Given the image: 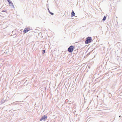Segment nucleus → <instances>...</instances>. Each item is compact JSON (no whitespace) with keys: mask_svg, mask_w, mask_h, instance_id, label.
Instances as JSON below:
<instances>
[{"mask_svg":"<svg viewBox=\"0 0 122 122\" xmlns=\"http://www.w3.org/2000/svg\"><path fill=\"white\" fill-rule=\"evenodd\" d=\"M92 40V38L91 37H88L86 38V39L85 41L86 44H88L90 43L91 42Z\"/></svg>","mask_w":122,"mask_h":122,"instance_id":"nucleus-1","label":"nucleus"},{"mask_svg":"<svg viewBox=\"0 0 122 122\" xmlns=\"http://www.w3.org/2000/svg\"><path fill=\"white\" fill-rule=\"evenodd\" d=\"M74 47L72 46H70L68 49V51L70 52L71 53L73 51Z\"/></svg>","mask_w":122,"mask_h":122,"instance_id":"nucleus-2","label":"nucleus"},{"mask_svg":"<svg viewBox=\"0 0 122 122\" xmlns=\"http://www.w3.org/2000/svg\"><path fill=\"white\" fill-rule=\"evenodd\" d=\"M47 116L46 115H45L43 116L40 119V120L41 121L43 120H45L47 118Z\"/></svg>","mask_w":122,"mask_h":122,"instance_id":"nucleus-3","label":"nucleus"},{"mask_svg":"<svg viewBox=\"0 0 122 122\" xmlns=\"http://www.w3.org/2000/svg\"><path fill=\"white\" fill-rule=\"evenodd\" d=\"M30 30V29L29 28H25L23 31V32L24 33H25L29 31Z\"/></svg>","mask_w":122,"mask_h":122,"instance_id":"nucleus-4","label":"nucleus"},{"mask_svg":"<svg viewBox=\"0 0 122 122\" xmlns=\"http://www.w3.org/2000/svg\"><path fill=\"white\" fill-rule=\"evenodd\" d=\"M7 1L9 3L10 5V6H12V7H14V6L13 5L12 3V2L10 1V0H7Z\"/></svg>","mask_w":122,"mask_h":122,"instance_id":"nucleus-5","label":"nucleus"},{"mask_svg":"<svg viewBox=\"0 0 122 122\" xmlns=\"http://www.w3.org/2000/svg\"><path fill=\"white\" fill-rule=\"evenodd\" d=\"M71 17H72L75 15V14L73 10L72 11V12L71 14Z\"/></svg>","mask_w":122,"mask_h":122,"instance_id":"nucleus-6","label":"nucleus"},{"mask_svg":"<svg viewBox=\"0 0 122 122\" xmlns=\"http://www.w3.org/2000/svg\"><path fill=\"white\" fill-rule=\"evenodd\" d=\"M106 16H104L103 18L102 19V20L103 21H105L106 20Z\"/></svg>","mask_w":122,"mask_h":122,"instance_id":"nucleus-7","label":"nucleus"},{"mask_svg":"<svg viewBox=\"0 0 122 122\" xmlns=\"http://www.w3.org/2000/svg\"><path fill=\"white\" fill-rule=\"evenodd\" d=\"M49 12L52 15H54V13H53L51 12L50 11H49Z\"/></svg>","mask_w":122,"mask_h":122,"instance_id":"nucleus-8","label":"nucleus"},{"mask_svg":"<svg viewBox=\"0 0 122 122\" xmlns=\"http://www.w3.org/2000/svg\"><path fill=\"white\" fill-rule=\"evenodd\" d=\"M42 51V54H43L45 52V51L44 50H43Z\"/></svg>","mask_w":122,"mask_h":122,"instance_id":"nucleus-9","label":"nucleus"},{"mask_svg":"<svg viewBox=\"0 0 122 122\" xmlns=\"http://www.w3.org/2000/svg\"><path fill=\"white\" fill-rule=\"evenodd\" d=\"M2 12H6V10H3L2 11Z\"/></svg>","mask_w":122,"mask_h":122,"instance_id":"nucleus-10","label":"nucleus"},{"mask_svg":"<svg viewBox=\"0 0 122 122\" xmlns=\"http://www.w3.org/2000/svg\"><path fill=\"white\" fill-rule=\"evenodd\" d=\"M48 10L49 11H50V10H49V9H48Z\"/></svg>","mask_w":122,"mask_h":122,"instance_id":"nucleus-11","label":"nucleus"},{"mask_svg":"<svg viewBox=\"0 0 122 122\" xmlns=\"http://www.w3.org/2000/svg\"><path fill=\"white\" fill-rule=\"evenodd\" d=\"M121 117V116H119V117Z\"/></svg>","mask_w":122,"mask_h":122,"instance_id":"nucleus-12","label":"nucleus"}]
</instances>
